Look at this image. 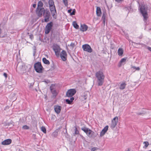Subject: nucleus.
<instances>
[{
	"mask_svg": "<svg viewBox=\"0 0 151 151\" xmlns=\"http://www.w3.org/2000/svg\"><path fill=\"white\" fill-rule=\"evenodd\" d=\"M139 10L140 13L143 17V21L145 23L147 24L148 18V14L147 13L148 7L147 6L144 4H142L139 6Z\"/></svg>",
	"mask_w": 151,
	"mask_h": 151,
	"instance_id": "1",
	"label": "nucleus"
},
{
	"mask_svg": "<svg viewBox=\"0 0 151 151\" xmlns=\"http://www.w3.org/2000/svg\"><path fill=\"white\" fill-rule=\"evenodd\" d=\"M95 76L97 79L96 82L98 86H101L104 82L105 76L103 72L99 71L96 73Z\"/></svg>",
	"mask_w": 151,
	"mask_h": 151,
	"instance_id": "2",
	"label": "nucleus"
},
{
	"mask_svg": "<svg viewBox=\"0 0 151 151\" xmlns=\"http://www.w3.org/2000/svg\"><path fill=\"white\" fill-rule=\"evenodd\" d=\"M81 129L85 132L89 138L94 139L97 137L98 134L94 132L89 128L84 127Z\"/></svg>",
	"mask_w": 151,
	"mask_h": 151,
	"instance_id": "3",
	"label": "nucleus"
},
{
	"mask_svg": "<svg viewBox=\"0 0 151 151\" xmlns=\"http://www.w3.org/2000/svg\"><path fill=\"white\" fill-rule=\"evenodd\" d=\"M34 68L37 72L39 73H42V72L43 68L40 62H38L35 63L34 65Z\"/></svg>",
	"mask_w": 151,
	"mask_h": 151,
	"instance_id": "4",
	"label": "nucleus"
},
{
	"mask_svg": "<svg viewBox=\"0 0 151 151\" xmlns=\"http://www.w3.org/2000/svg\"><path fill=\"white\" fill-rule=\"evenodd\" d=\"M44 18V21L45 22H47L49 21L50 16V12L49 10L47 9H46V11L43 15Z\"/></svg>",
	"mask_w": 151,
	"mask_h": 151,
	"instance_id": "5",
	"label": "nucleus"
},
{
	"mask_svg": "<svg viewBox=\"0 0 151 151\" xmlns=\"http://www.w3.org/2000/svg\"><path fill=\"white\" fill-rule=\"evenodd\" d=\"M50 10L51 12V14L53 18L56 19L57 18V13L55 9V6H49Z\"/></svg>",
	"mask_w": 151,
	"mask_h": 151,
	"instance_id": "6",
	"label": "nucleus"
},
{
	"mask_svg": "<svg viewBox=\"0 0 151 151\" xmlns=\"http://www.w3.org/2000/svg\"><path fill=\"white\" fill-rule=\"evenodd\" d=\"M53 26V23L52 22H51L48 23L45 27V33L46 34H48L52 29Z\"/></svg>",
	"mask_w": 151,
	"mask_h": 151,
	"instance_id": "7",
	"label": "nucleus"
},
{
	"mask_svg": "<svg viewBox=\"0 0 151 151\" xmlns=\"http://www.w3.org/2000/svg\"><path fill=\"white\" fill-rule=\"evenodd\" d=\"M45 9L43 8H37L36 12L37 16L39 17H41L45 11Z\"/></svg>",
	"mask_w": 151,
	"mask_h": 151,
	"instance_id": "8",
	"label": "nucleus"
},
{
	"mask_svg": "<svg viewBox=\"0 0 151 151\" xmlns=\"http://www.w3.org/2000/svg\"><path fill=\"white\" fill-rule=\"evenodd\" d=\"M76 92V90L74 89H69L66 93V96L68 97H71L74 95Z\"/></svg>",
	"mask_w": 151,
	"mask_h": 151,
	"instance_id": "9",
	"label": "nucleus"
},
{
	"mask_svg": "<svg viewBox=\"0 0 151 151\" xmlns=\"http://www.w3.org/2000/svg\"><path fill=\"white\" fill-rule=\"evenodd\" d=\"M82 47L84 51L89 53H91L92 52V49L91 48L90 45L88 44H86L83 45Z\"/></svg>",
	"mask_w": 151,
	"mask_h": 151,
	"instance_id": "10",
	"label": "nucleus"
},
{
	"mask_svg": "<svg viewBox=\"0 0 151 151\" xmlns=\"http://www.w3.org/2000/svg\"><path fill=\"white\" fill-rule=\"evenodd\" d=\"M118 121V118L117 116H116L113 118L111 121V128H114L116 126L117 123Z\"/></svg>",
	"mask_w": 151,
	"mask_h": 151,
	"instance_id": "11",
	"label": "nucleus"
},
{
	"mask_svg": "<svg viewBox=\"0 0 151 151\" xmlns=\"http://www.w3.org/2000/svg\"><path fill=\"white\" fill-rule=\"evenodd\" d=\"M60 57L63 61H65L67 59V54L66 52L63 50L60 54Z\"/></svg>",
	"mask_w": 151,
	"mask_h": 151,
	"instance_id": "12",
	"label": "nucleus"
},
{
	"mask_svg": "<svg viewBox=\"0 0 151 151\" xmlns=\"http://www.w3.org/2000/svg\"><path fill=\"white\" fill-rule=\"evenodd\" d=\"M12 140L10 139H8L2 141L1 144L3 145H8L10 144L12 142Z\"/></svg>",
	"mask_w": 151,
	"mask_h": 151,
	"instance_id": "13",
	"label": "nucleus"
},
{
	"mask_svg": "<svg viewBox=\"0 0 151 151\" xmlns=\"http://www.w3.org/2000/svg\"><path fill=\"white\" fill-rule=\"evenodd\" d=\"M55 85L53 84H52L50 87V89L51 93L55 96L57 95V93L56 91L54 88Z\"/></svg>",
	"mask_w": 151,
	"mask_h": 151,
	"instance_id": "14",
	"label": "nucleus"
},
{
	"mask_svg": "<svg viewBox=\"0 0 151 151\" xmlns=\"http://www.w3.org/2000/svg\"><path fill=\"white\" fill-rule=\"evenodd\" d=\"M109 126H106L102 130L101 132H100V137H102L104 135L105 133L106 132L108 129Z\"/></svg>",
	"mask_w": 151,
	"mask_h": 151,
	"instance_id": "15",
	"label": "nucleus"
},
{
	"mask_svg": "<svg viewBox=\"0 0 151 151\" xmlns=\"http://www.w3.org/2000/svg\"><path fill=\"white\" fill-rule=\"evenodd\" d=\"M88 28V27L87 25L85 24H81L80 30L82 32H85L87 30Z\"/></svg>",
	"mask_w": 151,
	"mask_h": 151,
	"instance_id": "16",
	"label": "nucleus"
},
{
	"mask_svg": "<svg viewBox=\"0 0 151 151\" xmlns=\"http://www.w3.org/2000/svg\"><path fill=\"white\" fill-rule=\"evenodd\" d=\"M61 108V106L58 105L55 106L54 110L55 112L57 114H59L60 112Z\"/></svg>",
	"mask_w": 151,
	"mask_h": 151,
	"instance_id": "17",
	"label": "nucleus"
},
{
	"mask_svg": "<svg viewBox=\"0 0 151 151\" xmlns=\"http://www.w3.org/2000/svg\"><path fill=\"white\" fill-rule=\"evenodd\" d=\"M127 85V84L126 83L125 81H123L122 83H120L119 89L121 90H123L124 89Z\"/></svg>",
	"mask_w": 151,
	"mask_h": 151,
	"instance_id": "18",
	"label": "nucleus"
},
{
	"mask_svg": "<svg viewBox=\"0 0 151 151\" xmlns=\"http://www.w3.org/2000/svg\"><path fill=\"white\" fill-rule=\"evenodd\" d=\"M96 14L98 16H101V12L100 7L97 6L96 8Z\"/></svg>",
	"mask_w": 151,
	"mask_h": 151,
	"instance_id": "19",
	"label": "nucleus"
},
{
	"mask_svg": "<svg viewBox=\"0 0 151 151\" xmlns=\"http://www.w3.org/2000/svg\"><path fill=\"white\" fill-rule=\"evenodd\" d=\"M106 13L105 12H103V15L102 17V19L103 20V22L104 23V24H105L106 17Z\"/></svg>",
	"mask_w": 151,
	"mask_h": 151,
	"instance_id": "20",
	"label": "nucleus"
},
{
	"mask_svg": "<svg viewBox=\"0 0 151 151\" xmlns=\"http://www.w3.org/2000/svg\"><path fill=\"white\" fill-rule=\"evenodd\" d=\"M124 52V50L122 48H119L118 49V55L119 56H121L122 55Z\"/></svg>",
	"mask_w": 151,
	"mask_h": 151,
	"instance_id": "21",
	"label": "nucleus"
},
{
	"mask_svg": "<svg viewBox=\"0 0 151 151\" xmlns=\"http://www.w3.org/2000/svg\"><path fill=\"white\" fill-rule=\"evenodd\" d=\"M42 60L43 63L45 64L49 65L50 64V62L49 61L47 60L45 58H42Z\"/></svg>",
	"mask_w": 151,
	"mask_h": 151,
	"instance_id": "22",
	"label": "nucleus"
},
{
	"mask_svg": "<svg viewBox=\"0 0 151 151\" xmlns=\"http://www.w3.org/2000/svg\"><path fill=\"white\" fill-rule=\"evenodd\" d=\"M126 60V59L125 58H122L121 60L120 61L119 63V66L120 67L122 65V64L123 63L125 62Z\"/></svg>",
	"mask_w": 151,
	"mask_h": 151,
	"instance_id": "23",
	"label": "nucleus"
},
{
	"mask_svg": "<svg viewBox=\"0 0 151 151\" xmlns=\"http://www.w3.org/2000/svg\"><path fill=\"white\" fill-rule=\"evenodd\" d=\"M73 27L76 29H78L79 28V26L77 24L76 22L75 21H74L73 22Z\"/></svg>",
	"mask_w": 151,
	"mask_h": 151,
	"instance_id": "24",
	"label": "nucleus"
},
{
	"mask_svg": "<svg viewBox=\"0 0 151 151\" xmlns=\"http://www.w3.org/2000/svg\"><path fill=\"white\" fill-rule=\"evenodd\" d=\"M43 4L42 1H40L38 2L37 4V8H42Z\"/></svg>",
	"mask_w": 151,
	"mask_h": 151,
	"instance_id": "25",
	"label": "nucleus"
},
{
	"mask_svg": "<svg viewBox=\"0 0 151 151\" xmlns=\"http://www.w3.org/2000/svg\"><path fill=\"white\" fill-rule=\"evenodd\" d=\"M48 3L49 6H55L54 1L53 0H49Z\"/></svg>",
	"mask_w": 151,
	"mask_h": 151,
	"instance_id": "26",
	"label": "nucleus"
},
{
	"mask_svg": "<svg viewBox=\"0 0 151 151\" xmlns=\"http://www.w3.org/2000/svg\"><path fill=\"white\" fill-rule=\"evenodd\" d=\"M32 49L33 50V55L35 56L36 52V47L35 46H34L32 47Z\"/></svg>",
	"mask_w": 151,
	"mask_h": 151,
	"instance_id": "27",
	"label": "nucleus"
},
{
	"mask_svg": "<svg viewBox=\"0 0 151 151\" xmlns=\"http://www.w3.org/2000/svg\"><path fill=\"white\" fill-rule=\"evenodd\" d=\"M53 48L54 52L59 50V47L58 46H54L53 47Z\"/></svg>",
	"mask_w": 151,
	"mask_h": 151,
	"instance_id": "28",
	"label": "nucleus"
},
{
	"mask_svg": "<svg viewBox=\"0 0 151 151\" xmlns=\"http://www.w3.org/2000/svg\"><path fill=\"white\" fill-rule=\"evenodd\" d=\"M131 9V7L130 6H129L128 7H125L124 8V9L126 11H128V13L130 11V10Z\"/></svg>",
	"mask_w": 151,
	"mask_h": 151,
	"instance_id": "29",
	"label": "nucleus"
},
{
	"mask_svg": "<svg viewBox=\"0 0 151 151\" xmlns=\"http://www.w3.org/2000/svg\"><path fill=\"white\" fill-rule=\"evenodd\" d=\"M74 128H75V134H79V131L78 130L76 126H75Z\"/></svg>",
	"mask_w": 151,
	"mask_h": 151,
	"instance_id": "30",
	"label": "nucleus"
},
{
	"mask_svg": "<svg viewBox=\"0 0 151 151\" xmlns=\"http://www.w3.org/2000/svg\"><path fill=\"white\" fill-rule=\"evenodd\" d=\"M19 67L20 68V70L23 72H24L25 71L24 69V66L23 65H22L21 66H19Z\"/></svg>",
	"mask_w": 151,
	"mask_h": 151,
	"instance_id": "31",
	"label": "nucleus"
},
{
	"mask_svg": "<svg viewBox=\"0 0 151 151\" xmlns=\"http://www.w3.org/2000/svg\"><path fill=\"white\" fill-rule=\"evenodd\" d=\"M41 131L44 133H46V129L45 127L42 126L41 127Z\"/></svg>",
	"mask_w": 151,
	"mask_h": 151,
	"instance_id": "32",
	"label": "nucleus"
},
{
	"mask_svg": "<svg viewBox=\"0 0 151 151\" xmlns=\"http://www.w3.org/2000/svg\"><path fill=\"white\" fill-rule=\"evenodd\" d=\"M88 96L85 93H84L82 96L83 99L84 100L86 99L88 97Z\"/></svg>",
	"mask_w": 151,
	"mask_h": 151,
	"instance_id": "33",
	"label": "nucleus"
},
{
	"mask_svg": "<svg viewBox=\"0 0 151 151\" xmlns=\"http://www.w3.org/2000/svg\"><path fill=\"white\" fill-rule=\"evenodd\" d=\"M143 143L145 144V146L144 147H147L149 145V143L148 142H144Z\"/></svg>",
	"mask_w": 151,
	"mask_h": 151,
	"instance_id": "34",
	"label": "nucleus"
},
{
	"mask_svg": "<svg viewBox=\"0 0 151 151\" xmlns=\"http://www.w3.org/2000/svg\"><path fill=\"white\" fill-rule=\"evenodd\" d=\"M22 128L24 129H29V127L27 125H24L22 127Z\"/></svg>",
	"mask_w": 151,
	"mask_h": 151,
	"instance_id": "35",
	"label": "nucleus"
},
{
	"mask_svg": "<svg viewBox=\"0 0 151 151\" xmlns=\"http://www.w3.org/2000/svg\"><path fill=\"white\" fill-rule=\"evenodd\" d=\"M76 11L75 9H73V10L72 12H71V14H70V15L71 16H72L73 15H75V14Z\"/></svg>",
	"mask_w": 151,
	"mask_h": 151,
	"instance_id": "36",
	"label": "nucleus"
},
{
	"mask_svg": "<svg viewBox=\"0 0 151 151\" xmlns=\"http://www.w3.org/2000/svg\"><path fill=\"white\" fill-rule=\"evenodd\" d=\"M65 102L66 103L70 104H71L72 103L71 102V101L69 100V99H66Z\"/></svg>",
	"mask_w": 151,
	"mask_h": 151,
	"instance_id": "37",
	"label": "nucleus"
},
{
	"mask_svg": "<svg viewBox=\"0 0 151 151\" xmlns=\"http://www.w3.org/2000/svg\"><path fill=\"white\" fill-rule=\"evenodd\" d=\"M132 68L136 70H140V68L139 67H136L135 66H132Z\"/></svg>",
	"mask_w": 151,
	"mask_h": 151,
	"instance_id": "38",
	"label": "nucleus"
},
{
	"mask_svg": "<svg viewBox=\"0 0 151 151\" xmlns=\"http://www.w3.org/2000/svg\"><path fill=\"white\" fill-rule=\"evenodd\" d=\"M52 135L55 137H56L58 135V133L56 132H53L52 134Z\"/></svg>",
	"mask_w": 151,
	"mask_h": 151,
	"instance_id": "39",
	"label": "nucleus"
},
{
	"mask_svg": "<svg viewBox=\"0 0 151 151\" xmlns=\"http://www.w3.org/2000/svg\"><path fill=\"white\" fill-rule=\"evenodd\" d=\"M56 55L57 56H59L60 55V51L55 52Z\"/></svg>",
	"mask_w": 151,
	"mask_h": 151,
	"instance_id": "40",
	"label": "nucleus"
},
{
	"mask_svg": "<svg viewBox=\"0 0 151 151\" xmlns=\"http://www.w3.org/2000/svg\"><path fill=\"white\" fill-rule=\"evenodd\" d=\"M63 3L65 6H67L68 5L67 0H63Z\"/></svg>",
	"mask_w": 151,
	"mask_h": 151,
	"instance_id": "41",
	"label": "nucleus"
},
{
	"mask_svg": "<svg viewBox=\"0 0 151 151\" xmlns=\"http://www.w3.org/2000/svg\"><path fill=\"white\" fill-rule=\"evenodd\" d=\"M98 149V148L96 147H94L91 148V151H95Z\"/></svg>",
	"mask_w": 151,
	"mask_h": 151,
	"instance_id": "42",
	"label": "nucleus"
},
{
	"mask_svg": "<svg viewBox=\"0 0 151 151\" xmlns=\"http://www.w3.org/2000/svg\"><path fill=\"white\" fill-rule=\"evenodd\" d=\"M70 46L72 47H73L75 46V43L71 42L70 45Z\"/></svg>",
	"mask_w": 151,
	"mask_h": 151,
	"instance_id": "43",
	"label": "nucleus"
},
{
	"mask_svg": "<svg viewBox=\"0 0 151 151\" xmlns=\"http://www.w3.org/2000/svg\"><path fill=\"white\" fill-rule=\"evenodd\" d=\"M74 98L73 97H71L70 98V99H69V100L72 103L73 101L74 100Z\"/></svg>",
	"mask_w": 151,
	"mask_h": 151,
	"instance_id": "44",
	"label": "nucleus"
},
{
	"mask_svg": "<svg viewBox=\"0 0 151 151\" xmlns=\"http://www.w3.org/2000/svg\"><path fill=\"white\" fill-rule=\"evenodd\" d=\"M4 76L6 78H7V74L5 73H4L3 74Z\"/></svg>",
	"mask_w": 151,
	"mask_h": 151,
	"instance_id": "45",
	"label": "nucleus"
},
{
	"mask_svg": "<svg viewBox=\"0 0 151 151\" xmlns=\"http://www.w3.org/2000/svg\"><path fill=\"white\" fill-rule=\"evenodd\" d=\"M72 11V9H70L68 10V13H70V14L71 13Z\"/></svg>",
	"mask_w": 151,
	"mask_h": 151,
	"instance_id": "46",
	"label": "nucleus"
},
{
	"mask_svg": "<svg viewBox=\"0 0 151 151\" xmlns=\"http://www.w3.org/2000/svg\"><path fill=\"white\" fill-rule=\"evenodd\" d=\"M137 114L138 115H142V114H144V113H141V112H139V113H137Z\"/></svg>",
	"mask_w": 151,
	"mask_h": 151,
	"instance_id": "47",
	"label": "nucleus"
},
{
	"mask_svg": "<svg viewBox=\"0 0 151 151\" xmlns=\"http://www.w3.org/2000/svg\"><path fill=\"white\" fill-rule=\"evenodd\" d=\"M36 4H34L33 5V7L35 8V7H36Z\"/></svg>",
	"mask_w": 151,
	"mask_h": 151,
	"instance_id": "48",
	"label": "nucleus"
},
{
	"mask_svg": "<svg viewBox=\"0 0 151 151\" xmlns=\"http://www.w3.org/2000/svg\"><path fill=\"white\" fill-rule=\"evenodd\" d=\"M116 1L118 2H120L122 0H115Z\"/></svg>",
	"mask_w": 151,
	"mask_h": 151,
	"instance_id": "49",
	"label": "nucleus"
},
{
	"mask_svg": "<svg viewBox=\"0 0 151 151\" xmlns=\"http://www.w3.org/2000/svg\"><path fill=\"white\" fill-rule=\"evenodd\" d=\"M148 50L151 51V47H148Z\"/></svg>",
	"mask_w": 151,
	"mask_h": 151,
	"instance_id": "50",
	"label": "nucleus"
},
{
	"mask_svg": "<svg viewBox=\"0 0 151 151\" xmlns=\"http://www.w3.org/2000/svg\"><path fill=\"white\" fill-rule=\"evenodd\" d=\"M1 33V29L0 28V34ZM1 37V36L0 35V37Z\"/></svg>",
	"mask_w": 151,
	"mask_h": 151,
	"instance_id": "51",
	"label": "nucleus"
},
{
	"mask_svg": "<svg viewBox=\"0 0 151 151\" xmlns=\"http://www.w3.org/2000/svg\"><path fill=\"white\" fill-rule=\"evenodd\" d=\"M81 136L83 139L84 138V137L82 135H81Z\"/></svg>",
	"mask_w": 151,
	"mask_h": 151,
	"instance_id": "52",
	"label": "nucleus"
},
{
	"mask_svg": "<svg viewBox=\"0 0 151 151\" xmlns=\"http://www.w3.org/2000/svg\"><path fill=\"white\" fill-rule=\"evenodd\" d=\"M32 36V37L33 36V35H29V36H30V38L31 39H32V38H31V36Z\"/></svg>",
	"mask_w": 151,
	"mask_h": 151,
	"instance_id": "53",
	"label": "nucleus"
},
{
	"mask_svg": "<svg viewBox=\"0 0 151 151\" xmlns=\"http://www.w3.org/2000/svg\"><path fill=\"white\" fill-rule=\"evenodd\" d=\"M33 85L32 84V83H31L30 84V87H31V86H32Z\"/></svg>",
	"mask_w": 151,
	"mask_h": 151,
	"instance_id": "54",
	"label": "nucleus"
},
{
	"mask_svg": "<svg viewBox=\"0 0 151 151\" xmlns=\"http://www.w3.org/2000/svg\"><path fill=\"white\" fill-rule=\"evenodd\" d=\"M5 37L4 36H1V37H2V38H3V37Z\"/></svg>",
	"mask_w": 151,
	"mask_h": 151,
	"instance_id": "55",
	"label": "nucleus"
},
{
	"mask_svg": "<svg viewBox=\"0 0 151 151\" xmlns=\"http://www.w3.org/2000/svg\"><path fill=\"white\" fill-rule=\"evenodd\" d=\"M129 151V149H128V150H126V151Z\"/></svg>",
	"mask_w": 151,
	"mask_h": 151,
	"instance_id": "56",
	"label": "nucleus"
},
{
	"mask_svg": "<svg viewBox=\"0 0 151 151\" xmlns=\"http://www.w3.org/2000/svg\"><path fill=\"white\" fill-rule=\"evenodd\" d=\"M42 0L43 1H45V0Z\"/></svg>",
	"mask_w": 151,
	"mask_h": 151,
	"instance_id": "57",
	"label": "nucleus"
}]
</instances>
